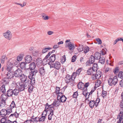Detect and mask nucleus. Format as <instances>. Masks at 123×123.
Segmentation results:
<instances>
[{
	"label": "nucleus",
	"mask_w": 123,
	"mask_h": 123,
	"mask_svg": "<svg viewBox=\"0 0 123 123\" xmlns=\"http://www.w3.org/2000/svg\"><path fill=\"white\" fill-rule=\"evenodd\" d=\"M77 86L78 88L79 89H82L84 88V84L81 82H80L78 84Z\"/></svg>",
	"instance_id": "22"
},
{
	"label": "nucleus",
	"mask_w": 123,
	"mask_h": 123,
	"mask_svg": "<svg viewBox=\"0 0 123 123\" xmlns=\"http://www.w3.org/2000/svg\"><path fill=\"white\" fill-rule=\"evenodd\" d=\"M89 84L90 83L89 82L86 83L84 85V87L85 88H87V87L89 86Z\"/></svg>",
	"instance_id": "59"
},
{
	"label": "nucleus",
	"mask_w": 123,
	"mask_h": 123,
	"mask_svg": "<svg viewBox=\"0 0 123 123\" xmlns=\"http://www.w3.org/2000/svg\"><path fill=\"white\" fill-rule=\"evenodd\" d=\"M19 90L15 89L13 90V94L15 96H17L18 95L19 92Z\"/></svg>",
	"instance_id": "40"
},
{
	"label": "nucleus",
	"mask_w": 123,
	"mask_h": 123,
	"mask_svg": "<svg viewBox=\"0 0 123 123\" xmlns=\"http://www.w3.org/2000/svg\"><path fill=\"white\" fill-rule=\"evenodd\" d=\"M37 72V70H35L33 71H31L29 75V78L31 80L30 81L31 86L32 85H34L35 84V78L36 74Z\"/></svg>",
	"instance_id": "1"
},
{
	"label": "nucleus",
	"mask_w": 123,
	"mask_h": 123,
	"mask_svg": "<svg viewBox=\"0 0 123 123\" xmlns=\"http://www.w3.org/2000/svg\"><path fill=\"white\" fill-rule=\"evenodd\" d=\"M76 55H74L72 57L71 61L73 62H74L76 60Z\"/></svg>",
	"instance_id": "56"
},
{
	"label": "nucleus",
	"mask_w": 123,
	"mask_h": 123,
	"mask_svg": "<svg viewBox=\"0 0 123 123\" xmlns=\"http://www.w3.org/2000/svg\"><path fill=\"white\" fill-rule=\"evenodd\" d=\"M24 85L25 88L26 89L28 88L30 85V81H27L23 83Z\"/></svg>",
	"instance_id": "20"
},
{
	"label": "nucleus",
	"mask_w": 123,
	"mask_h": 123,
	"mask_svg": "<svg viewBox=\"0 0 123 123\" xmlns=\"http://www.w3.org/2000/svg\"><path fill=\"white\" fill-rule=\"evenodd\" d=\"M0 115H2L3 116H6V114H7V113L6 110L5 109H3L0 111Z\"/></svg>",
	"instance_id": "17"
},
{
	"label": "nucleus",
	"mask_w": 123,
	"mask_h": 123,
	"mask_svg": "<svg viewBox=\"0 0 123 123\" xmlns=\"http://www.w3.org/2000/svg\"><path fill=\"white\" fill-rule=\"evenodd\" d=\"M117 119H118L117 121V123H121V121L123 120V111H122L120 112L118 115Z\"/></svg>",
	"instance_id": "5"
},
{
	"label": "nucleus",
	"mask_w": 123,
	"mask_h": 123,
	"mask_svg": "<svg viewBox=\"0 0 123 123\" xmlns=\"http://www.w3.org/2000/svg\"><path fill=\"white\" fill-rule=\"evenodd\" d=\"M32 59L31 56L30 55H26L25 57V61L26 63L30 62Z\"/></svg>",
	"instance_id": "10"
},
{
	"label": "nucleus",
	"mask_w": 123,
	"mask_h": 123,
	"mask_svg": "<svg viewBox=\"0 0 123 123\" xmlns=\"http://www.w3.org/2000/svg\"><path fill=\"white\" fill-rule=\"evenodd\" d=\"M53 106H52L51 105H50L49 106H45V110L44 111V113L45 112H47V111L46 110H47L49 108V110L50 111H51V110H53L52 109H54V108L53 107Z\"/></svg>",
	"instance_id": "21"
},
{
	"label": "nucleus",
	"mask_w": 123,
	"mask_h": 123,
	"mask_svg": "<svg viewBox=\"0 0 123 123\" xmlns=\"http://www.w3.org/2000/svg\"><path fill=\"white\" fill-rule=\"evenodd\" d=\"M3 81V82L4 84H6L8 83V81L7 80L6 78H5L4 79Z\"/></svg>",
	"instance_id": "57"
},
{
	"label": "nucleus",
	"mask_w": 123,
	"mask_h": 123,
	"mask_svg": "<svg viewBox=\"0 0 123 123\" xmlns=\"http://www.w3.org/2000/svg\"><path fill=\"white\" fill-rule=\"evenodd\" d=\"M107 95V92L106 91L104 90H103L102 92V94L101 95L103 97V98H105Z\"/></svg>",
	"instance_id": "46"
},
{
	"label": "nucleus",
	"mask_w": 123,
	"mask_h": 123,
	"mask_svg": "<svg viewBox=\"0 0 123 123\" xmlns=\"http://www.w3.org/2000/svg\"><path fill=\"white\" fill-rule=\"evenodd\" d=\"M95 102V101L94 100H92L90 101L89 105L91 108H92L94 106Z\"/></svg>",
	"instance_id": "24"
},
{
	"label": "nucleus",
	"mask_w": 123,
	"mask_h": 123,
	"mask_svg": "<svg viewBox=\"0 0 123 123\" xmlns=\"http://www.w3.org/2000/svg\"><path fill=\"white\" fill-rule=\"evenodd\" d=\"M7 109L6 111H7L8 115H9L10 113L12 112L13 108H11L9 106L7 108Z\"/></svg>",
	"instance_id": "39"
},
{
	"label": "nucleus",
	"mask_w": 123,
	"mask_h": 123,
	"mask_svg": "<svg viewBox=\"0 0 123 123\" xmlns=\"http://www.w3.org/2000/svg\"><path fill=\"white\" fill-rule=\"evenodd\" d=\"M89 48L88 46L85 47L84 49V52L85 53H87L89 51Z\"/></svg>",
	"instance_id": "50"
},
{
	"label": "nucleus",
	"mask_w": 123,
	"mask_h": 123,
	"mask_svg": "<svg viewBox=\"0 0 123 123\" xmlns=\"http://www.w3.org/2000/svg\"><path fill=\"white\" fill-rule=\"evenodd\" d=\"M6 121V119L5 117H3L0 120V122L2 123H7L8 120L7 121L6 123L5 122Z\"/></svg>",
	"instance_id": "51"
},
{
	"label": "nucleus",
	"mask_w": 123,
	"mask_h": 123,
	"mask_svg": "<svg viewBox=\"0 0 123 123\" xmlns=\"http://www.w3.org/2000/svg\"><path fill=\"white\" fill-rule=\"evenodd\" d=\"M66 47H68V49L70 50H73L75 48L74 45L71 42H69L68 43Z\"/></svg>",
	"instance_id": "13"
},
{
	"label": "nucleus",
	"mask_w": 123,
	"mask_h": 123,
	"mask_svg": "<svg viewBox=\"0 0 123 123\" xmlns=\"http://www.w3.org/2000/svg\"><path fill=\"white\" fill-rule=\"evenodd\" d=\"M26 64L24 62H22L20 64V67L21 69H25L26 68Z\"/></svg>",
	"instance_id": "34"
},
{
	"label": "nucleus",
	"mask_w": 123,
	"mask_h": 123,
	"mask_svg": "<svg viewBox=\"0 0 123 123\" xmlns=\"http://www.w3.org/2000/svg\"><path fill=\"white\" fill-rule=\"evenodd\" d=\"M14 74L16 77H19L22 74V71L21 69L18 68L15 71Z\"/></svg>",
	"instance_id": "6"
},
{
	"label": "nucleus",
	"mask_w": 123,
	"mask_h": 123,
	"mask_svg": "<svg viewBox=\"0 0 123 123\" xmlns=\"http://www.w3.org/2000/svg\"><path fill=\"white\" fill-rule=\"evenodd\" d=\"M54 54L52 55L49 58V64L50 65V68L54 67Z\"/></svg>",
	"instance_id": "8"
},
{
	"label": "nucleus",
	"mask_w": 123,
	"mask_h": 123,
	"mask_svg": "<svg viewBox=\"0 0 123 123\" xmlns=\"http://www.w3.org/2000/svg\"><path fill=\"white\" fill-rule=\"evenodd\" d=\"M31 119L33 120L35 122H38L39 121V120L38 119V118L37 117H36L35 118H33V117H32L31 118Z\"/></svg>",
	"instance_id": "54"
},
{
	"label": "nucleus",
	"mask_w": 123,
	"mask_h": 123,
	"mask_svg": "<svg viewBox=\"0 0 123 123\" xmlns=\"http://www.w3.org/2000/svg\"><path fill=\"white\" fill-rule=\"evenodd\" d=\"M83 46L80 44H79L78 47L77 48L79 52H80L83 50Z\"/></svg>",
	"instance_id": "31"
},
{
	"label": "nucleus",
	"mask_w": 123,
	"mask_h": 123,
	"mask_svg": "<svg viewBox=\"0 0 123 123\" xmlns=\"http://www.w3.org/2000/svg\"><path fill=\"white\" fill-rule=\"evenodd\" d=\"M95 72L92 68L91 67H90L88 69L87 72V73L88 75L95 76V74H94V72Z\"/></svg>",
	"instance_id": "9"
},
{
	"label": "nucleus",
	"mask_w": 123,
	"mask_h": 123,
	"mask_svg": "<svg viewBox=\"0 0 123 123\" xmlns=\"http://www.w3.org/2000/svg\"><path fill=\"white\" fill-rule=\"evenodd\" d=\"M29 67L27 68L30 69L32 71L34 70V69L36 67V65L35 63L32 62L30 63L29 65Z\"/></svg>",
	"instance_id": "12"
},
{
	"label": "nucleus",
	"mask_w": 123,
	"mask_h": 123,
	"mask_svg": "<svg viewBox=\"0 0 123 123\" xmlns=\"http://www.w3.org/2000/svg\"><path fill=\"white\" fill-rule=\"evenodd\" d=\"M14 74L12 71H8L6 74V77L7 78L11 79L13 77Z\"/></svg>",
	"instance_id": "11"
},
{
	"label": "nucleus",
	"mask_w": 123,
	"mask_h": 123,
	"mask_svg": "<svg viewBox=\"0 0 123 123\" xmlns=\"http://www.w3.org/2000/svg\"><path fill=\"white\" fill-rule=\"evenodd\" d=\"M0 91L3 93L5 92L6 89L5 85H2L0 88Z\"/></svg>",
	"instance_id": "33"
},
{
	"label": "nucleus",
	"mask_w": 123,
	"mask_h": 123,
	"mask_svg": "<svg viewBox=\"0 0 123 123\" xmlns=\"http://www.w3.org/2000/svg\"><path fill=\"white\" fill-rule=\"evenodd\" d=\"M13 90L12 89H9L7 92V95L8 97L12 96L13 94Z\"/></svg>",
	"instance_id": "18"
},
{
	"label": "nucleus",
	"mask_w": 123,
	"mask_h": 123,
	"mask_svg": "<svg viewBox=\"0 0 123 123\" xmlns=\"http://www.w3.org/2000/svg\"><path fill=\"white\" fill-rule=\"evenodd\" d=\"M119 85L121 87H123V79H122L120 82Z\"/></svg>",
	"instance_id": "61"
},
{
	"label": "nucleus",
	"mask_w": 123,
	"mask_h": 123,
	"mask_svg": "<svg viewBox=\"0 0 123 123\" xmlns=\"http://www.w3.org/2000/svg\"><path fill=\"white\" fill-rule=\"evenodd\" d=\"M61 99L60 100L61 102H65L66 99L67 98L64 95L61 96Z\"/></svg>",
	"instance_id": "36"
},
{
	"label": "nucleus",
	"mask_w": 123,
	"mask_h": 123,
	"mask_svg": "<svg viewBox=\"0 0 123 123\" xmlns=\"http://www.w3.org/2000/svg\"><path fill=\"white\" fill-rule=\"evenodd\" d=\"M19 77L21 80L23 82H25L28 81L27 80V76L24 75V74H22L21 76H19Z\"/></svg>",
	"instance_id": "16"
},
{
	"label": "nucleus",
	"mask_w": 123,
	"mask_h": 123,
	"mask_svg": "<svg viewBox=\"0 0 123 123\" xmlns=\"http://www.w3.org/2000/svg\"><path fill=\"white\" fill-rule=\"evenodd\" d=\"M45 118V116H42L41 117L39 118V121L40 122H43L44 121Z\"/></svg>",
	"instance_id": "44"
},
{
	"label": "nucleus",
	"mask_w": 123,
	"mask_h": 123,
	"mask_svg": "<svg viewBox=\"0 0 123 123\" xmlns=\"http://www.w3.org/2000/svg\"><path fill=\"white\" fill-rule=\"evenodd\" d=\"M23 56V55H19L17 57V60L18 61H21Z\"/></svg>",
	"instance_id": "37"
},
{
	"label": "nucleus",
	"mask_w": 123,
	"mask_h": 123,
	"mask_svg": "<svg viewBox=\"0 0 123 123\" xmlns=\"http://www.w3.org/2000/svg\"><path fill=\"white\" fill-rule=\"evenodd\" d=\"M66 57L65 55H64L62 57L61 59V61H62L63 62H64L65 61Z\"/></svg>",
	"instance_id": "55"
},
{
	"label": "nucleus",
	"mask_w": 123,
	"mask_h": 123,
	"mask_svg": "<svg viewBox=\"0 0 123 123\" xmlns=\"http://www.w3.org/2000/svg\"><path fill=\"white\" fill-rule=\"evenodd\" d=\"M60 88L59 87H56L55 91L56 93H58L59 92Z\"/></svg>",
	"instance_id": "58"
},
{
	"label": "nucleus",
	"mask_w": 123,
	"mask_h": 123,
	"mask_svg": "<svg viewBox=\"0 0 123 123\" xmlns=\"http://www.w3.org/2000/svg\"><path fill=\"white\" fill-rule=\"evenodd\" d=\"M78 95V92L77 91H76V92H74L73 95V98H76Z\"/></svg>",
	"instance_id": "48"
},
{
	"label": "nucleus",
	"mask_w": 123,
	"mask_h": 123,
	"mask_svg": "<svg viewBox=\"0 0 123 123\" xmlns=\"http://www.w3.org/2000/svg\"><path fill=\"white\" fill-rule=\"evenodd\" d=\"M53 50L52 51L49 52L46 55L44 59H43V61H44L45 60H46V59H47L48 58L50 55H51L52 53V52L53 51Z\"/></svg>",
	"instance_id": "43"
},
{
	"label": "nucleus",
	"mask_w": 123,
	"mask_h": 123,
	"mask_svg": "<svg viewBox=\"0 0 123 123\" xmlns=\"http://www.w3.org/2000/svg\"><path fill=\"white\" fill-rule=\"evenodd\" d=\"M95 58L94 56L91 55L89 58V60L87 61L86 62L87 66L89 64H93L94 62Z\"/></svg>",
	"instance_id": "7"
},
{
	"label": "nucleus",
	"mask_w": 123,
	"mask_h": 123,
	"mask_svg": "<svg viewBox=\"0 0 123 123\" xmlns=\"http://www.w3.org/2000/svg\"><path fill=\"white\" fill-rule=\"evenodd\" d=\"M50 111V112L48 117V118L49 120L51 119L52 117L53 114V110H51V111Z\"/></svg>",
	"instance_id": "38"
},
{
	"label": "nucleus",
	"mask_w": 123,
	"mask_h": 123,
	"mask_svg": "<svg viewBox=\"0 0 123 123\" xmlns=\"http://www.w3.org/2000/svg\"><path fill=\"white\" fill-rule=\"evenodd\" d=\"M101 54L100 53L96 52L94 56L96 59H98L101 57Z\"/></svg>",
	"instance_id": "28"
},
{
	"label": "nucleus",
	"mask_w": 123,
	"mask_h": 123,
	"mask_svg": "<svg viewBox=\"0 0 123 123\" xmlns=\"http://www.w3.org/2000/svg\"><path fill=\"white\" fill-rule=\"evenodd\" d=\"M61 103L60 100L55 99L54 101V106L58 107L60 105Z\"/></svg>",
	"instance_id": "23"
},
{
	"label": "nucleus",
	"mask_w": 123,
	"mask_h": 123,
	"mask_svg": "<svg viewBox=\"0 0 123 123\" xmlns=\"http://www.w3.org/2000/svg\"><path fill=\"white\" fill-rule=\"evenodd\" d=\"M75 74V72H74L71 76L68 74L67 75L65 78L66 83L68 84L70 82H73L74 80L73 78H74V74Z\"/></svg>",
	"instance_id": "3"
},
{
	"label": "nucleus",
	"mask_w": 123,
	"mask_h": 123,
	"mask_svg": "<svg viewBox=\"0 0 123 123\" xmlns=\"http://www.w3.org/2000/svg\"><path fill=\"white\" fill-rule=\"evenodd\" d=\"M60 67V64L59 62H57L54 64V68L59 69Z\"/></svg>",
	"instance_id": "27"
},
{
	"label": "nucleus",
	"mask_w": 123,
	"mask_h": 123,
	"mask_svg": "<svg viewBox=\"0 0 123 123\" xmlns=\"http://www.w3.org/2000/svg\"><path fill=\"white\" fill-rule=\"evenodd\" d=\"M105 49H102V51L101 52V54H102V55H104L106 54V52L104 51Z\"/></svg>",
	"instance_id": "60"
},
{
	"label": "nucleus",
	"mask_w": 123,
	"mask_h": 123,
	"mask_svg": "<svg viewBox=\"0 0 123 123\" xmlns=\"http://www.w3.org/2000/svg\"><path fill=\"white\" fill-rule=\"evenodd\" d=\"M82 68H79L76 71V72H75L76 74H74V79H75V76H76V75H78L82 71Z\"/></svg>",
	"instance_id": "30"
},
{
	"label": "nucleus",
	"mask_w": 123,
	"mask_h": 123,
	"mask_svg": "<svg viewBox=\"0 0 123 123\" xmlns=\"http://www.w3.org/2000/svg\"><path fill=\"white\" fill-rule=\"evenodd\" d=\"M9 106L11 108H12L13 109L16 107V105L14 101H12V102Z\"/></svg>",
	"instance_id": "49"
},
{
	"label": "nucleus",
	"mask_w": 123,
	"mask_h": 123,
	"mask_svg": "<svg viewBox=\"0 0 123 123\" xmlns=\"http://www.w3.org/2000/svg\"><path fill=\"white\" fill-rule=\"evenodd\" d=\"M4 37L6 39L10 40L12 38V34L11 32L9 30H7L3 34Z\"/></svg>",
	"instance_id": "4"
},
{
	"label": "nucleus",
	"mask_w": 123,
	"mask_h": 123,
	"mask_svg": "<svg viewBox=\"0 0 123 123\" xmlns=\"http://www.w3.org/2000/svg\"><path fill=\"white\" fill-rule=\"evenodd\" d=\"M99 59V62L101 63L102 64H104L105 61V58L103 57H101Z\"/></svg>",
	"instance_id": "35"
},
{
	"label": "nucleus",
	"mask_w": 123,
	"mask_h": 123,
	"mask_svg": "<svg viewBox=\"0 0 123 123\" xmlns=\"http://www.w3.org/2000/svg\"><path fill=\"white\" fill-rule=\"evenodd\" d=\"M120 106L121 108H123V99L121 101Z\"/></svg>",
	"instance_id": "63"
},
{
	"label": "nucleus",
	"mask_w": 123,
	"mask_h": 123,
	"mask_svg": "<svg viewBox=\"0 0 123 123\" xmlns=\"http://www.w3.org/2000/svg\"><path fill=\"white\" fill-rule=\"evenodd\" d=\"M7 58L5 55H3L1 57L0 61L2 64H4L5 61L7 59Z\"/></svg>",
	"instance_id": "19"
},
{
	"label": "nucleus",
	"mask_w": 123,
	"mask_h": 123,
	"mask_svg": "<svg viewBox=\"0 0 123 123\" xmlns=\"http://www.w3.org/2000/svg\"><path fill=\"white\" fill-rule=\"evenodd\" d=\"M92 68L95 72H96L98 69V66L97 64L95 63H94Z\"/></svg>",
	"instance_id": "29"
},
{
	"label": "nucleus",
	"mask_w": 123,
	"mask_h": 123,
	"mask_svg": "<svg viewBox=\"0 0 123 123\" xmlns=\"http://www.w3.org/2000/svg\"><path fill=\"white\" fill-rule=\"evenodd\" d=\"M95 40L98 43V44H102V41L100 38H96Z\"/></svg>",
	"instance_id": "52"
},
{
	"label": "nucleus",
	"mask_w": 123,
	"mask_h": 123,
	"mask_svg": "<svg viewBox=\"0 0 123 123\" xmlns=\"http://www.w3.org/2000/svg\"><path fill=\"white\" fill-rule=\"evenodd\" d=\"M18 85H19V86H18V88H19V90L20 91H23L25 89L23 83H18Z\"/></svg>",
	"instance_id": "15"
},
{
	"label": "nucleus",
	"mask_w": 123,
	"mask_h": 123,
	"mask_svg": "<svg viewBox=\"0 0 123 123\" xmlns=\"http://www.w3.org/2000/svg\"><path fill=\"white\" fill-rule=\"evenodd\" d=\"M42 18L44 20H47L49 18L48 16L46 14H42Z\"/></svg>",
	"instance_id": "45"
},
{
	"label": "nucleus",
	"mask_w": 123,
	"mask_h": 123,
	"mask_svg": "<svg viewBox=\"0 0 123 123\" xmlns=\"http://www.w3.org/2000/svg\"><path fill=\"white\" fill-rule=\"evenodd\" d=\"M7 123H17V121H12L9 120H8Z\"/></svg>",
	"instance_id": "64"
},
{
	"label": "nucleus",
	"mask_w": 123,
	"mask_h": 123,
	"mask_svg": "<svg viewBox=\"0 0 123 123\" xmlns=\"http://www.w3.org/2000/svg\"><path fill=\"white\" fill-rule=\"evenodd\" d=\"M51 49V48H46L43 49L42 50V52L43 53H45L48 50H50Z\"/></svg>",
	"instance_id": "41"
},
{
	"label": "nucleus",
	"mask_w": 123,
	"mask_h": 123,
	"mask_svg": "<svg viewBox=\"0 0 123 123\" xmlns=\"http://www.w3.org/2000/svg\"><path fill=\"white\" fill-rule=\"evenodd\" d=\"M39 72L43 76L45 74V71L44 68H41L39 69Z\"/></svg>",
	"instance_id": "25"
},
{
	"label": "nucleus",
	"mask_w": 123,
	"mask_h": 123,
	"mask_svg": "<svg viewBox=\"0 0 123 123\" xmlns=\"http://www.w3.org/2000/svg\"><path fill=\"white\" fill-rule=\"evenodd\" d=\"M101 73L100 71L96 73V74H95V78L96 79H99L100 78L101 76Z\"/></svg>",
	"instance_id": "26"
},
{
	"label": "nucleus",
	"mask_w": 123,
	"mask_h": 123,
	"mask_svg": "<svg viewBox=\"0 0 123 123\" xmlns=\"http://www.w3.org/2000/svg\"><path fill=\"white\" fill-rule=\"evenodd\" d=\"M36 63L37 66L39 67H40L42 65L41 59L39 58L37 59L36 61Z\"/></svg>",
	"instance_id": "14"
},
{
	"label": "nucleus",
	"mask_w": 123,
	"mask_h": 123,
	"mask_svg": "<svg viewBox=\"0 0 123 123\" xmlns=\"http://www.w3.org/2000/svg\"><path fill=\"white\" fill-rule=\"evenodd\" d=\"M120 38H119L117 39L116 40H115L114 43V44L115 45V44H116L117 43V42L118 41H120Z\"/></svg>",
	"instance_id": "62"
},
{
	"label": "nucleus",
	"mask_w": 123,
	"mask_h": 123,
	"mask_svg": "<svg viewBox=\"0 0 123 123\" xmlns=\"http://www.w3.org/2000/svg\"><path fill=\"white\" fill-rule=\"evenodd\" d=\"M18 114L16 113L15 112L13 114H11L10 116H12L13 117H15L16 118H18Z\"/></svg>",
	"instance_id": "47"
},
{
	"label": "nucleus",
	"mask_w": 123,
	"mask_h": 123,
	"mask_svg": "<svg viewBox=\"0 0 123 123\" xmlns=\"http://www.w3.org/2000/svg\"><path fill=\"white\" fill-rule=\"evenodd\" d=\"M118 76L119 78H120L122 79H123V72L122 71L119 72Z\"/></svg>",
	"instance_id": "42"
},
{
	"label": "nucleus",
	"mask_w": 123,
	"mask_h": 123,
	"mask_svg": "<svg viewBox=\"0 0 123 123\" xmlns=\"http://www.w3.org/2000/svg\"><path fill=\"white\" fill-rule=\"evenodd\" d=\"M117 77L116 76H114L113 78H110L108 80V82L110 86H115L118 81Z\"/></svg>",
	"instance_id": "2"
},
{
	"label": "nucleus",
	"mask_w": 123,
	"mask_h": 123,
	"mask_svg": "<svg viewBox=\"0 0 123 123\" xmlns=\"http://www.w3.org/2000/svg\"><path fill=\"white\" fill-rule=\"evenodd\" d=\"M10 64L8 65L7 67L6 68V70L7 71H10L11 70L12 68L13 67L12 64Z\"/></svg>",
	"instance_id": "32"
},
{
	"label": "nucleus",
	"mask_w": 123,
	"mask_h": 123,
	"mask_svg": "<svg viewBox=\"0 0 123 123\" xmlns=\"http://www.w3.org/2000/svg\"><path fill=\"white\" fill-rule=\"evenodd\" d=\"M119 71L118 67H117L113 70V72L115 74L117 73Z\"/></svg>",
	"instance_id": "53"
}]
</instances>
